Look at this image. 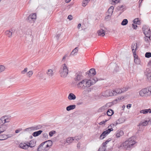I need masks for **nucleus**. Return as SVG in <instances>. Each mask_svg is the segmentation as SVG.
Wrapping results in <instances>:
<instances>
[{"label": "nucleus", "mask_w": 151, "mask_h": 151, "mask_svg": "<svg viewBox=\"0 0 151 151\" xmlns=\"http://www.w3.org/2000/svg\"><path fill=\"white\" fill-rule=\"evenodd\" d=\"M93 84L91 80L84 79L76 84L77 87L80 89H85Z\"/></svg>", "instance_id": "obj_1"}, {"label": "nucleus", "mask_w": 151, "mask_h": 151, "mask_svg": "<svg viewBox=\"0 0 151 151\" xmlns=\"http://www.w3.org/2000/svg\"><path fill=\"white\" fill-rule=\"evenodd\" d=\"M68 67L65 64L62 65L59 70L60 74L61 77H66L68 74Z\"/></svg>", "instance_id": "obj_2"}, {"label": "nucleus", "mask_w": 151, "mask_h": 151, "mask_svg": "<svg viewBox=\"0 0 151 151\" xmlns=\"http://www.w3.org/2000/svg\"><path fill=\"white\" fill-rule=\"evenodd\" d=\"M135 143V142L134 140V138L132 137L124 142L123 145L125 148L128 149L129 148L132 147Z\"/></svg>", "instance_id": "obj_3"}, {"label": "nucleus", "mask_w": 151, "mask_h": 151, "mask_svg": "<svg viewBox=\"0 0 151 151\" xmlns=\"http://www.w3.org/2000/svg\"><path fill=\"white\" fill-rule=\"evenodd\" d=\"M150 89V87H149L148 89L146 88L142 89L139 92L140 95L142 96H145L146 95L149 96H151V91Z\"/></svg>", "instance_id": "obj_4"}, {"label": "nucleus", "mask_w": 151, "mask_h": 151, "mask_svg": "<svg viewBox=\"0 0 151 151\" xmlns=\"http://www.w3.org/2000/svg\"><path fill=\"white\" fill-rule=\"evenodd\" d=\"M37 18L36 13H32L31 14L27 19V21L29 22L33 23L35 22Z\"/></svg>", "instance_id": "obj_5"}, {"label": "nucleus", "mask_w": 151, "mask_h": 151, "mask_svg": "<svg viewBox=\"0 0 151 151\" xmlns=\"http://www.w3.org/2000/svg\"><path fill=\"white\" fill-rule=\"evenodd\" d=\"M83 79V76L80 73H76L75 75L74 80L76 83H78Z\"/></svg>", "instance_id": "obj_6"}, {"label": "nucleus", "mask_w": 151, "mask_h": 151, "mask_svg": "<svg viewBox=\"0 0 151 151\" xmlns=\"http://www.w3.org/2000/svg\"><path fill=\"white\" fill-rule=\"evenodd\" d=\"M145 73L147 76V80L150 82H151V68H147Z\"/></svg>", "instance_id": "obj_7"}, {"label": "nucleus", "mask_w": 151, "mask_h": 151, "mask_svg": "<svg viewBox=\"0 0 151 151\" xmlns=\"http://www.w3.org/2000/svg\"><path fill=\"white\" fill-rule=\"evenodd\" d=\"M142 30L145 36H150V29L148 28L147 26H143Z\"/></svg>", "instance_id": "obj_8"}, {"label": "nucleus", "mask_w": 151, "mask_h": 151, "mask_svg": "<svg viewBox=\"0 0 151 151\" xmlns=\"http://www.w3.org/2000/svg\"><path fill=\"white\" fill-rule=\"evenodd\" d=\"M48 149L46 147V145L43 143V142L41 143L39 145L37 149V151H47Z\"/></svg>", "instance_id": "obj_9"}, {"label": "nucleus", "mask_w": 151, "mask_h": 151, "mask_svg": "<svg viewBox=\"0 0 151 151\" xmlns=\"http://www.w3.org/2000/svg\"><path fill=\"white\" fill-rule=\"evenodd\" d=\"M125 88V90H123V89H122L120 88H117L115 90H113L114 92V96H116L117 94L121 93L122 92H124L128 90V88L126 87L124 88Z\"/></svg>", "instance_id": "obj_10"}, {"label": "nucleus", "mask_w": 151, "mask_h": 151, "mask_svg": "<svg viewBox=\"0 0 151 151\" xmlns=\"http://www.w3.org/2000/svg\"><path fill=\"white\" fill-rule=\"evenodd\" d=\"M112 104L111 103H109L106 104V105L103 106L99 109L98 111L99 112H100L104 111L105 109H107L110 107Z\"/></svg>", "instance_id": "obj_11"}, {"label": "nucleus", "mask_w": 151, "mask_h": 151, "mask_svg": "<svg viewBox=\"0 0 151 151\" xmlns=\"http://www.w3.org/2000/svg\"><path fill=\"white\" fill-rule=\"evenodd\" d=\"M103 96L105 97L114 96V91L113 90L106 91L103 93Z\"/></svg>", "instance_id": "obj_12"}, {"label": "nucleus", "mask_w": 151, "mask_h": 151, "mask_svg": "<svg viewBox=\"0 0 151 151\" xmlns=\"http://www.w3.org/2000/svg\"><path fill=\"white\" fill-rule=\"evenodd\" d=\"M96 74L95 70L94 68H91L90 69L89 71H88L86 72V75H88V76H89L90 77H92L95 75Z\"/></svg>", "instance_id": "obj_13"}, {"label": "nucleus", "mask_w": 151, "mask_h": 151, "mask_svg": "<svg viewBox=\"0 0 151 151\" xmlns=\"http://www.w3.org/2000/svg\"><path fill=\"white\" fill-rule=\"evenodd\" d=\"M42 127V125H41L34 126L33 127L26 129V131H27V130H29V129L33 131L37 130L40 129Z\"/></svg>", "instance_id": "obj_14"}, {"label": "nucleus", "mask_w": 151, "mask_h": 151, "mask_svg": "<svg viewBox=\"0 0 151 151\" xmlns=\"http://www.w3.org/2000/svg\"><path fill=\"white\" fill-rule=\"evenodd\" d=\"M137 43H134L132 44V48L134 58L135 57V55H136L135 51L137 50Z\"/></svg>", "instance_id": "obj_15"}, {"label": "nucleus", "mask_w": 151, "mask_h": 151, "mask_svg": "<svg viewBox=\"0 0 151 151\" xmlns=\"http://www.w3.org/2000/svg\"><path fill=\"white\" fill-rule=\"evenodd\" d=\"M150 36H145L144 37V40L145 41V44H146V47H148L150 45V41L151 40Z\"/></svg>", "instance_id": "obj_16"}, {"label": "nucleus", "mask_w": 151, "mask_h": 151, "mask_svg": "<svg viewBox=\"0 0 151 151\" xmlns=\"http://www.w3.org/2000/svg\"><path fill=\"white\" fill-rule=\"evenodd\" d=\"M102 26L101 25H100V27H101V28L100 29L97 31V33L99 36L103 37L105 35V31L103 29V28L102 27Z\"/></svg>", "instance_id": "obj_17"}, {"label": "nucleus", "mask_w": 151, "mask_h": 151, "mask_svg": "<svg viewBox=\"0 0 151 151\" xmlns=\"http://www.w3.org/2000/svg\"><path fill=\"white\" fill-rule=\"evenodd\" d=\"M43 143H45V144L46 145V147L48 149H49L52 144V141L50 140H48L47 141H45Z\"/></svg>", "instance_id": "obj_18"}, {"label": "nucleus", "mask_w": 151, "mask_h": 151, "mask_svg": "<svg viewBox=\"0 0 151 151\" xmlns=\"http://www.w3.org/2000/svg\"><path fill=\"white\" fill-rule=\"evenodd\" d=\"M114 9V7L113 6H111L108 9V12L109 14L107 16V17H110L113 12V10Z\"/></svg>", "instance_id": "obj_19"}, {"label": "nucleus", "mask_w": 151, "mask_h": 151, "mask_svg": "<svg viewBox=\"0 0 151 151\" xmlns=\"http://www.w3.org/2000/svg\"><path fill=\"white\" fill-rule=\"evenodd\" d=\"M76 96L73 93H70L68 96V99L69 100H74L76 99Z\"/></svg>", "instance_id": "obj_20"}, {"label": "nucleus", "mask_w": 151, "mask_h": 151, "mask_svg": "<svg viewBox=\"0 0 151 151\" xmlns=\"http://www.w3.org/2000/svg\"><path fill=\"white\" fill-rule=\"evenodd\" d=\"M19 147L20 148L24 149H26L29 147L28 145L25 143H21L19 145Z\"/></svg>", "instance_id": "obj_21"}, {"label": "nucleus", "mask_w": 151, "mask_h": 151, "mask_svg": "<svg viewBox=\"0 0 151 151\" xmlns=\"http://www.w3.org/2000/svg\"><path fill=\"white\" fill-rule=\"evenodd\" d=\"M47 74L49 77H51L53 75L54 73L52 69H49L47 71Z\"/></svg>", "instance_id": "obj_22"}, {"label": "nucleus", "mask_w": 151, "mask_h": 151, "mask_svg": "<svg viewBox=\"0 0 151 151\" xmlns=\"http://www.w3.org/2000/svg\"><path fill=\"white\" fill-rule=\"evenodd\" d=\"M76 106L75 105H69L66 107V109L68 111H70L71 110H73L76 108Z\"/></svg>", "instance_id": "obj_23"}, {"label": "nucleus", "mask_w": 151, "mask_h": 151, "mask_svg": "<svg viewBox=\"0 0 151 151\" xmlns=\"http://www.w3.org/2000/svg\"><path fill=\"white\" fill-rule=\"evenodd\" d=\"M75 139H74L73 137H70L67 138L66 140L64 142V143L66 144V143H70L73 142V140H74Z\"/></svg>", "instance_id": "obj_24"}, {"label": "nucleus", "mask_w": 151, "mask_h": 151, "mask_svg": "<svg viewBox=\"0 0 151 151\" xmlns=\"http://www.w3.org/2000/svg\"><path fill=\"white\" fill-rule=\"evenodd\" d=\"M42 132V131L41 130L32 133V135L35 137H37Z\"/></svg>", "instance_id": "obj_25"}, {"label": "nucleus", "mask_w": 151, "mask_h": 151, "mask_svg": "<svg viewBox=\"0 0 151 151\" xmlns=\"http://www.w3.org/2000/svg\"><path fill=\"white\" fill-rule=\"evenodd\" d=\"M13 136V135L11 136H9V135H1V140H4L7 139L8 138L11 137Z\"/></svg>", "instance_id": "obj_26"}, {"label": "nucleus", "mask_w": 151, "mask_h": 151, "mask_svg": "<svg viewBox=\"0 0 151 151\" xmlns=\"http://www.w3.org/2000/svg\"><path fill=\"white\" fill-rule=\"evenodd\" d=\"M123 134V132L121 130L117 131L116 132V136L117 138L119 137Z\"/></svg>", "instance_id": "obj_27"}, {"label": "nucleus", "mask_w": 151, "mask_h": 151, "mask_svg": "<svg viewBox=\"0 0 151 151\" xmlns=\"http://www.w3.org/2000/svg\"><path fill=\"white\" fill-rule=\"evenodd\" d=\"M108 134L106 132V131H104L101 134L100 137V139H104Z\"/></svg>", "instance_id": "obj_28"}, {"label": "nucleus", "mask_w": 151, "mask_h": 151, "mask_svg": "<svg viewBox=\"0 0 151 151\" xmlns=\"http://www.w3.org/2000/svg\"><path fill=\"white\" fill-rule=\"evenodd\" d=\"M78 47H76L74 48L72 51L71 52L70 55H76V53H77L78 51Z\"/></svg>", "instance_id": "obj_29"}, {"label": "nucleus", "mask_w": 151, "mask_h": 151, "mask_svg": "<svg viewBox=\"0 0 151 151\" xmlns=\"http://www.w3.org/2000/svg\"><path fill=\"white\" fill-rule=\"evenodd\" d=\"M7 126L5 124H1V129H2V130L1 131V133L6 130L7 128Z\"/></svg>", "instance_id": "obj_30"}, {"label": "nucleus", "mask_w": 151, "mask_h": 151, "mask_svg": "<svg viewBox=\"0 0 151 151\" xmlns=\"http://www.w3.org/2000/svg\"><path fill=\"white\" fill-rule=\"evenodd\" d=\"M10 117L9 115L5 116V119H4V122H3L4 124L6 123L9 122H10V119L9 118V117Z\"/></svg>", "instance_id": "obj_31"}, {"label": "nucleus", "mask_w": 151, "mask_h": 151, "mask_svg": "<svg viewBox=\"0 0 151 151\" xmlns=\"http://www.w3.org/2000/svg\"><path fill=\"white\" fill-rule=\"evenodd\" d=\"M37 76L40 79H42L43 78L44 74L42 72H39Z\"/></svg>", "instance_id": "obj_32"}, {"label": "nucleus", "mask_w": 151, "mask_h": 151, "mask_svg": "<svg viewBox=\"0 0 151 151\" xmlns=\"http://www.w3.org/2000/svg\"><path fill=\"white\" fill-rule=\"evenodd\" d=\"M114 113V111L111 109H109L106 112L107 115L109 116L112 115Z\"/></svg>", "instance_id": "obj_33"}, {"label": "nucleus", "mask_w": 151, "mask_h": 151, "mask_svg": "<svg viewBox=\"0 0 151 151\" xmlns=\"http://www.w3.org/2000/svg\"><path fill=\"white\" fill-rule=\"evenodd\" d=\"M133 22L135 24H141V22L140 20H139L138 18H135L134 19Z\"/></svg>", "instance_id": "obj_34"}, {"label": "nucleus", "mask_w": 151, "mask_h": 151, "mask_svg": "<svg viewBox=\"0 0 151 151\" xmlns=\"http://www.w3.org/2000/svg\"><path fill=\"white\" fill-rule=\"evenodd\" d=\"M149 122V121L145 120L144 122H141L139 124V125H141L142 126H146Z\"/></svg>", "instance_id": "obj_35"}, {"label": "nucleus", "mask_w": 151, "mask_h": 151, "mask_svg": "<svg viewBox=\"0 0 151 151\" xmlns=\"http://www.w3.org/2000/svg\"><path fill=\"white\" fill-rule=\"evenodd\" d=\"M27 143L29 144L28 147H32L35 146L34 142L33 140L30 141L29 142H27Z\"/></svg>", "instance_id": "obj_36"}, {"label": "nucleus", "mask_w": 151, "mask_h": 151, "mask_svg": "<svg viewBox=\"0 0 151 151\" xmlns=\"http://www.w3.org/2000/svg\"><path fill=\"white\" fill-rule=\"evenodd\" d=\"M6 35H7L9 37H11L12 36V32L10 31H6L5 32Z\"/></svg>", "instance_id": "obj_37"}, {"label": "nucleus", "mask_w": 151, "mask_h": 151, "mask_svg": "<svg viewBox=\"0 0 151 151\" xmlns=\"http://www.w3.org/2000/svg\"><path fill=\"white\" fill-rule=\"evenodd\" d=\"M90 0H83L82 3V5L83 6H85L89 2Z\"/></svg>", "instance_id": "obj_38"}, {"label": "nucleus", "mask_w": 151, "mask_h": 151, "mask_svg": "<svg viewBox=\"0 0 151 151\" xmlns=\"http://www.w3.org/2000/svg\"><path fill=\"white\" fill-rule=\"evenodd\" d=\"M149 109H145L141 110L140 111V113H143V114H146L148 113H149Z\"/></svg>", "instance_id": "obj_39"}, {"label": "nucleus", "mask_w": 151, "mask_h": 151, "mask_svg": "<svg viewBox=\"0 0 151 151\" xmlns=\"http://www.w3.org/2000/svg\"><path fill=\"white\" fill-rule=\"evenodd\" d=\"M128 22V21L127 19H124L121 22V24L122 25L124 26L127 25Z\"/></svg>", "instance_id": "obj_40"}, {"label": "nucleus", "mask_w": 151, "mask_h": 151, "mask_svg": "<svg viewBox=\"0 0 151 151\" xmlns=\"http://www.w3.org/2000/svg\"><path fill=\"white\" fill-rule=\"evenodd\" d=\"M125 121V120L123 118H120L118 120L117 123H121L124 122Z\"/></svg>", "instance_id": "obj_41"}, {"label": "nucleus", "mask_w": 151, "mask_h": 151, "mask_svg": "<svg viewBox=\"0 0 151 151\" xmlns=\"http://www.w3.org/2000/svg\"><path fill=\"white\" fill-rule=\"evenodd\" d=\"M116 9L118 11L123 10L124 9V6L123 5L119 6L117 7Z\"/></svg>", "instance_id": "obj_42"}, {"label": "nucleus", "mask_w": 151, "mask_h": 151, "mask_svg": "<svg viewBox=\"0 0 151 151\" xmlns=\"http://www.w3.org/2000/svg\"><path fill=\"white\" fill-rule=\"evenodd\" d=\"M33 74V72L32 71L30 70L27 72V76L29 78L31 77Z\"/></svg>", "instance_id": "obj_43"}, {"label": "nucleus", "mask_w": 151, "mask_h": 151, "mask_svg": "<svg viewBox=\"0 0 151 151\" xmlns=\"http://www.w3.org/2000/svg\"><path fill=\"white\" fill-rule=\"evenodd\" d=\"M106 148L105 147L102 146L99 148L98 151H105Z\"/></svg>", "instance_id": "obj_44"}, {"label": "nucleus", "mask_w": 151, "mask_h": 151, "mask_svg": "<svg viewBox=\"0 0 151 151\" xmlns=\"http://www.w3.org/2000/svg\"><path fill=\"white\" fill-rule=\"evenodd\" d=\"M145 57L147 58H150L151 57V53L150 52H147L145 54Z\"/></svg>", "instance_id": "obj_45"}, {"label": "nucleus", "mask_w": 151, "mask_h": 151, "mask_svg": "<svg viewBox=\"0 0 151 151\" xmlns=\"http://www.w3.org/2000/svg\"><path fill=\"white\" fill-rule=\"evenodd\" d=\"M112 4H116L119 2L120 0H111Z\"/></svg>", "instance_id": "obj_46"}, {"label": "nucleus", "mask_w": 151, "mask_h": 151, "mask_svg": "<svg viewBox=\"0 0 151 151\" xmlns=\"http://www.w3.org/2000/svg\"><path fill=\"white\" fill-rule=\"evenodd\" d=\"M56 133V132L55 131L52 130L51 131L49 132V135L50 137H51L53 136V135L55 134Z\"/></svg>", "instance_id": "obj_47"}, {"label": "nucleus", "mask_w": 151, "mask_h": 151, "mask_svg": "<svg viewBox=\"0 0 151 151\" xmlns=\"http://www.w3.org/2000/svg\"><path fill=\"white\" fill-rule=\"evenodd\" d=\"M4 119H5V116H3L1 118V124H4V123L3 122H4Z\"/></svg>", "instance_id": "obj_48"}, {"label": "nucleus", "mask_w": 151, "mask_h": 151, "mask_svg": "<svg viewBox=\"0 0 151 151\" xmlns=\"http://www.w3.org/2000/svg\"><path fill=\"white\" fill-rule=\"evenodd\" d=\"M28 68H25L24 69L21 71V73L22 74H25L27 71Z\"/></svg>", "instance_id": "obj_49"}, {"label": "nucleus", "mask_w": 151, "mask_h": 151, "mask_svg": "<svg viewBox=\"0 0 151 151\" xmlns=\"http://www.w3.org/2000/svg\"><path fill=\"white\" fill-rule=\"evenodd\" d=\"M113 129L112 128H110L108 129L107 130H106V132L107 133V134H109L110 132L111 131H113Z\"/></svg>", "instance_id": "obj_50"}, {"label": "nucleus", "mask_w": 151, "mask_h": 151, "mask_svg": "<svg viewBox=\"0 0 151 151\" xmlns=\"http://www.w3.org/2000/svg\"><path fill=\"white\" fill-rule=\"evenodd\" d=\"M5 69V67L3 65H1V72L4 71Z\"/></svg>", "instance_id": "obj_51"}, {"label": "nucleus", "mask_w": 151, "mask_h": 151, "mask_svg": "<svg viewBox=\"0 0 151 151\" xmlns=\"http://www.w3.org/2000/svg\"><path fill=\"white\" fill-rule=\"evenodd\" d=\"M108 141H106V142H104L102 144V146L105 147V148H106L107 146H106V145L108 143Z\"/></svg>", "instance_id": "obj_52"}, {"label": "nucleus", "mask_w": 151, "mask_h": 151, "mask_svg": "<svg viewBox=\"0 0 151 151\" xmlns=\"http://www.w3.org/2000/svg\"><path fill=\"white\" fill-rule=\"evenodd\" d=\"M43 137L44 138H47L48 137V135L47 133H44L43 134Z\"/></svg>", "instance_id": "obj_53"}, {"label": "nucleus", "mask_w": 151, "mask_h": 151, "mask_svg": "<svg viewBox=\"0 0 151 151\" xmlns=\"http://www.w3.org/2000/svg\"><path fill=\"white\" fill-rule=\"evenodd\" d=\"M22 128H19L18 129H16L15 131V132L16 133H18L22 131Z\"/></svg>", "instance_id": "obj_54"}, {"label": "nucleus", "mask_w": 151, "mask_h": 151, "mask_svg": "<svg viewBox=\"0 0 151 151\" xmlns=\"http://www.w3.org/2000/svg\"><path fill=\"white\" fill-rule=\"evenodd\" d=\"M134 62L136 63L137 64H138L139 63V60L138 59H135L134 60Z\"/></svg>", "instance_id": "obj_55"}, {"label": "nucleus", "mask_w": 151, "mask_h": 151, "mask_svg": "<svg viewBox=\"0 0 151 151\" xmlns=\"http://www.w3.org/2000/svg\"><path fill=\"white\" fill-rule=\"evenodd\" d=\"M124 99V97L123 96H121V97H120V99H116V100L115 101H114L113 102H115L116 101H118V100H122L123 99Z\"/></svg>", "instance_id": "obj_56"}, {"label": "nucleus", "mask_w": 151, "mask_h": 151, "mask_svg": "<svg viewBox=\"0 0 151 151\" xmlns=\"http://www.w3.org/2000/svg\"><path fill=\"white\" fill-rule=\"evenodd\" d=\"M115 66L116 67V68L114 70L116 72H117L119 68L118 67V66L116 65L115 64Z\"/></svg>", "instance_id": "obj_57"}, {"label": "nucleus", "mask_w": 151, "mask_h": 151, "mask_svg": "<svg viewBox=\"0 0 151 151\" xmlns=\"http://www.w3.org/2000/svg\"><path fill=\"white\" fill-rule=\"evenodd\" d=\"M107 120H106L105 121H102L100 122L99 124L100 125H102L103 124H104L106 122Z\"/></svg>", "instance_id": "obj_58"}, {"label": "nucleus", "mask_w": 151, "mask_h": 151, "mask_svg": "<svg viewBox=\"0 0 151 151\" xmlns=\"http://www.w3.org/2000/svg\"><path fill=\"white\" fill-rule=\"evenodd\" d=\"M137 27V26L136 25H135L134 23L132 24V27L134 29H136Z\"/></svg>", "instance_id": "obj_59"}, {"label": "nucleus", "mask_w": 151, "mask_h": 151, "mask_svg": "<svg viewBox=\"0 0 151 151\" xmlns=\"http://www.w3.org/2000/svg\"><path fill=\"white\" fill-rule=\"evenodd\" d=\"M68 19H69L70 20H71L72 19V16L71 15H70L68 16Z\"/></svg>", "instance_id": "obj_60"}, {"label": "nucleus", "mask_w": 151, "mask_h": 151, "mask_svg": "<svg viewBox=\"0 0 151 151\" xmlns=\"http://www.w3.org/2000/svg\"><path fill=\"white\" fill-rule=\"evenodd\" d=\"M115 126L114 124H111L110 126H109L108 127V128L111 127V128H112L114 127Z\"/></svg>", "instance_id": "obj_61"}, {"label": "nucleus", "mask_w": 151, "mask_h": 151, "mask_svg": "<svg viewBox=\"0 0 151 151\" xmlns=\"http://www.w3.org/2000/svg\"><path fill=\"white\" fill-rule=\"evenodd\" d=\"M131 104H128L127 106V108L128 109H129L131 107Z\"/></svg>", "instance_id": "obj_62"}, {"label": "nucleus", "mask_w": 151, "mask_h": 151, "mask_svg": "<svg viewBox=\"0 0 151 151\" xmlns=\"http://www.w3.org/2000/svg\"><path fill=\"white\" fill-rule=\"evenodd\" d=\"M67 56V55H65L64 56L63 58L62 61H64L65 60V59L66 57Z\"/></svg>", "instance_id": "obj_63"}, {"label": "nucleus", "mask_w": 151, "mask_h": 151, "mask_svg": "<svg viewBox=\"0 0 151 151\" xmlns=\"http://www.w3.org/2000/svg\"><path fill=\"white\" fill-rule=\"evenodd\" d=\"M93 80L94 81V83H95L96 81H98V79L96 78H94L93 79Z\"/></svg>", "instance_id": "obj_64"}]
</instances>
